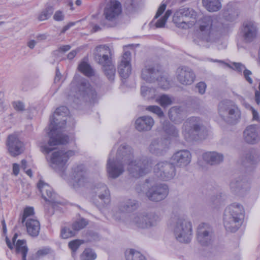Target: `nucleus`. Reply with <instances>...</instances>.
<instances>
[{"label": "nucleus", "mask_w": 260, "mask_h": 260, "mask_svg": "<svg viewBox=\"0 0 260 260\" xmlns=\"http://www.w3.org/2000/svg\"><path fill=\"white\" fill-rule=\"evenodd\" d=\"M115 146L111 151L107 163V171L109 177L116 178L124 171V165H127V170L133 177L139 178L150 172L153 160L143 156L138 160H133V150L126 144H121L118 148L114 158Z\"/></svg>", "instance_id": "obj_1"}, {"label": "nucleus", "mask_w": 260, "mask_h": 260, "mask_svg": "<svg viewBox=\"0 0 260 260\" xmlns=\"http://www.w3.org/2000/svg\"><path fill=\"white\" fill-rule=\"evenodd\" d=\"M68 109L66 106L57 108L53 115L50 117L49 133V140L48 144L41 145V151L45 153H49L55 149V146L64 145L69 142V137L62 133L61 131L65 127L66 122L69 118L67 116Z\"/></svg>", "instance_id": "obj_2"}, {"label": "nucleus", "mask_w": 260, "mask_h": 260, "mask_svg": "<svg viewBox=\"0 0 260 260\" xmlns=\"http://www.w3.org/2000/svg\"><path fill=\"white\" fill-rule=\"evenodd\" d=\"M198 23L200 37L207 42L215 41L218 33L225 28V26L217 16H205Z\"/></svg>", "instance_id": "obj_3"}, {"label": "nucleus", "mask_w": 260, "mask_h": 260, "mask_svg": "<svg viewBox=\"0 0 260 260\" xmlns=\"http://www.w3.org/2000/svg\"><path fill=\"white\" fill-rule=\"evenodd\" d=\"M244 209L238 203H233L224 210L223 223L227 231L234 232L240 227L243 218Z\"/></svg>", "instance_id": "obj_4"}, {"label": "nucleus", "mask_w": 260, "mask_h": 260, "mask_svg": "<svg viewBox=\"0 0 260 260\" xmlns=\"http://www.w3.org/2000/svg\"><path fill=\"white\" fill-rule=\"evenodd\" d=\"M112 51L106 45H100L96 47L94 52V57L96 61L102 66V69L105 75L110 81L115 78L116 70L112 62Z\"/></svg>", "instance_id": "obj_5"}, {"label": "nucleus", "mask_w": 260, "mask_h": 260, "mask_svg": "<svg viewBox=\"0 0 260 260\" xmlns=\"http://www.w3.org/2000/svg\"><path fill=\"white\" fill-rule=\"evenodd\" d=\"M172 222L171 228L176 239L180 242H189L192 233L191 222L184 216H175Z\"/></svg>", "instance_id": "obj_6"}, {"label": "nucleus", "mask_w": 260, "mask_h": 260, "mask_svg": "<svg viewBox=\"0 0 260 260\" xmlns=\"http://www.w3.org/2000/svg\"><path fill=\"white\" fill-rule=\"evenodd\" d=\"M141 77L148 82L157 81L158 85L164 89H169L171 86L170 81L167 74L162 72L158 65H146L142 71Z\"/></svg>", "instance_id": "obj_7"}, {"label": "nucleus", "mask_w": 260, "mask_h": 260, "mask_svg": "<svg viewBox=\"0 0 260 260\" xmlns=\"http://www.w3.org/2000/svg\"><path fill=\"white\" fill-rule=\"evenodd\" d=\"M197 12L192 8L181 7L174 13L173 21L178 28L188 29L196 23Z\"/></svg>", "instance_id": "obj_8"}, {"label": "nucleus", "mask_w": 260, "mask_h": 260, "mask_svg": "<svg viewBox=\"0 0 260 260\" xmlns=\"http://www.w3.org/2000/svg\"><path fill=\"white\" fill-rule=\"evenodd\" d=\"M74 155L75 152L73 150L54 151L50 157V166L61 177H64V172L67 168V162Z\"/></svg>", "instance_id": "obj_9"}, {"label": "nucleus", "mask_w": 260, "mask_h": 260, "mask_svg": "<svg viewBox=\"0 0 260 260\" xmlns=\"http://www.w3.org/2000/svg\"><path fill=\"white\" fill-rule=\"evenodd\" d=\"M202 128L203 123L201 119L198 117H191L184 122L182 134L186 141H196L201 139L200 135Z\"/></svg>", "instance_id": "obj_10"}, {"label": "nucleus", "mask_w": 260, "mask_h": 260, "mask_svg": "<svg viewBox=\"0 0 260 260\" xmlns=\"http://www.w3.org/2000/svg\"><path fill=\"white\" fill-rule=\"evenodd\" d=\"M218 112L222 119L228 123H235L240 119V110L233 102L230 100L221 102L218 106Z\"/></svg>", "instance_id": "obj_11"}, {"label": "nucleus", "mask_w": 260, "mask_h": 260, "mask_svg": "<svg viewBox=\"0 0 260 260\" xmlns=\"http://www.w3.org/2000/svg\"><path fill=\"white\" fill-rule=\"evenodd\" d=\"M159 220V217L154 213L134 214L126 224L138 228L146 229L156 225Z\"/></svg>", "instance_id": "obj_12"}, {"label": "nucleus", "mask_w": 260, "mask_h": 260, "mask_svg": "<svg viewBox=\"0 0 260 260\" xmlns=\"http://www.w3.org/2000/svg\"><path fill=\"white\" fill-rule=\"evenodd\" d=\"M76 84V96L78 99L81 98L85 101L94 103L97 99V94L95 91L91 87L88 81L85 79H81L78 82L74 79L71 85Z\"/></svg>", "instance_id": "obj_13"}, {"label": "nucleus", "mask_w": 260, "mask_h": 260, "mask_svg": "<svg viewBox=\"0 0 260 260\" xmlns=\"http://www.w3.org/2000/svg\"><path fill=\"white\" fill-rule=\"evenodd\" d=\"M240 35L243 41L246 43L254 41L258 36L257 24L253 21H244L241 26Z\"/></svg>", "instance_id": "obj_14"}, {"label": "nucleus", "mask_w": 260, "mask_h": 260, "mask_svg": "<svg viewBox=\"0 0 260 260\" xmlns=\"http://www.w3.org/2000/svg\"><path fill=\"white\" fill-rule=\"evenodd\" d=\"M155 175L163 181H168L176 174L174 165L167 161L159 162L154 168Z\"/></svg>", "instance_id": "obj_15"}, {"label": "nucleus", "mask_w": 260, "mask_h": 260, "mask_svg": "<svg viewBox=\"0 0 260 260\" xmlns=\"http://www.w3.org/2000/svg\"><path fill=\"white\" fill-rule=\"evenodd\" d=\"M177 81L182 85H191L196 80V74L190 68L186 66L179 67L176 72Z\"/></svg>", "instance_id": "obj_16"}, {"label": "nucleus", "mask_w": 260, "mask_h": 260, "mask_svg": "<svg viewBox=\"0 0 260 260\" xmlns=\"http://www.w3.org/2000/svg\"><path fill=\"white\" fill-rule=\"evenodd\" d=\"M169 193V188L165 184L152 186L146 192L147 197L152 201L159 202L165 199Z\"/></svg>", "instance_id": "obj_17"}, {"label": "nucleus", "mask_w": 260, "mask_h": 260, "mask_svg": "<svg viewBox=\"0 0 260 260\" xmlns=\"http://www.w3.org/2000/svg\"><path fill=\"white\" fill-rule=\"evenodd\" d=\"M122 12L121 3L117 0H110L104 9L103 15L108 21L116 19Z\"/></svg>", "instance_id": "obj_18"}, {"label": "nucleus", "mask_w": 260, "mask_h": 260, "mask_svg": "<svg viewBox=\"0 0 260 260\" xmlns=\"http://www.w3.org/2000/svg\"><path fill=\"white\" fill-rule=\"evenodd\" d=\"M138 207V202L135 200H125L120 203L118 209L114 211L113 217L116 220H121L123 219L125 213L131 212Z\"/></svg>", "instance_id": "obj_19"}, {"label": "nucleus", "mask_w": 260, "mask_h": 260, "mask_svg": "<svg viewBox=\"0 0 260 260\" xmlns=\"http://www.w3.org/2000/svg\"><path fill=\"white\" fill-rule=\"evenodd\" d=\"M23 143L19 140L15 134H12L8 136L7 141V147L10 154L15 157L22 153L23 150Z\"/></svg>", "instance_id": "obj_20"}, {"label": "nucleus", "mask_w": 260, "mask_h": 260, "mask_svg": "<svg viewBox=\"0 0 260 260\" xmlns=\"http://www.w3.org/2000/svg\"><path fill=\"white\" fill-rule=\"evenodd\" d=\"M38 188L39 189L42 198L46 201L51 204H58L57 201L58 196L54 193L51 186L48 184L40 180L38 183Z\"/></svg>", "instance_id": "obj_21"}, {"label": "nucleus", "mask_w": 260, "mask_h": 260, "mask_svg": "<svg viewBox=\"0 0 260 260\" xmlns=\"http://www.w3.org/2000/svg\"><path fill=\"white\" fill-rule=\"evenodd\" d=\"M131 54L129 51L125 52L121 58L120 62L118 65V70L120 77L126 79L131 74V65L130 63Z\"/></svg>", "instance_id": "obj_22"}, {"label": "nucleus", "mask_w": 260, "mask_h": 260, "mask_svg": "<svg viewBox=\"0 0 260 260\" xmlns=\"http://www.w3.org/2000/svg\"><path fill=\"white\" fill-rule=\"evenodd\" d=\"M191 155L186 150H181L175 153L171 157L172 162L178 167H186L190 162Z\"/></svg>", "instance_id": "obj_23"}, {"label": "nucleus", "mask_w": 260, "mask_h": 260, "mask_svg": "<svg viewBox=\"0 0 260 260\" xmlns=\"http://www.w3.org/2000/svg\"><path fill=\"white\" fill-rule=\"evenodd\" d=\"M210 228L205 223L200 224L197 229V238L198 241L203 246L208 245L211 241L210 234Z\"/></svg>", "instance_id": "obj_24"}, {"label": "nucleus", "mask_w": 260, "mask_h": 260, "mask_svg": "<svg viewBox=\"0 0 260 260\" xmlns=\"http://www.w3.org/2000/svg\"><path fill=\"white\" fill-rule=\"evenodd\" d=\"M244 139L249 144H255L259 140L258 127L256 125L248 126L243 132Z\"/></svg>", "instance_id": "obj_25"}, {"label": "nucleus", "mask_w": 260, "mask_h": 260, "mask_svg": "<svg viewBox=\"0 0 260 260\" xmlns=\"http://www.w3.org/2000/svg\"><path fill=\"white\" fill-rule=\"evenodd\" d=\"M154 124V120L150 116H143L135 121V127L140 132L150 131Z\"/></svg>", "instance_id": "obj_26"}, {"label": "nucleus", "mask_w": 260, "mask_h": 260, "mask_svg": "<svg viewBox=\"0 0 260 260\" xmlns=\"http://www.w3.org/2000/svg\"><path fill=\"white\" fill-rule=\"evenodd\" d=\"M170 119L175 123H180L185 118V113L180 107H171L168 113Z\"/></svg>", "instance_id": "obj_27"}, {"label": "nucleus", "mask_w": 260, "mask_h": 260, "mask_svg": "<svg viewBox=\"0 0 260 260\" xmlns=\"http://www.w3.org/2000/svg\"><path fill=\"white\" fill-rule=\"evenodd\" d=\"M25 225L28 234L32 236L36 237L38 235L40 224L39 221L35 218H30L25 221Z\"/></svg>", "instance_id": "obj_28"}, {"label": "nucleus", "mask_w": 260, "mask_h": 260, "mask_svg": "<svg viewBox=\"0 0 260 260\" xmlns=\"http://www.w3.org/2000/svg\"><path fill=\"white\" fill-rule=\"evenodd\" d=\"M73 176L75 182L79 186L85 185L87 179L85 176V169L83 165H79L74 168Z\"/></svg>", "instance_id": "obj_29"}, {"label": "nucleus", "mask_w": 260, "mask_h": 260, "mask_svg": "<svg viewBox=\"0 0 260 260\" xmlns=\"http://www.w3.org/2000/svg\"><path fill=\"white\" fill-rule=\"evenodd\" d=\"M94 192L105 203L110 200V193L107 186L103 183H98L94 187Z\"/></svg>", "instance_id": "obj_30"}, {"label": "nucleus", "mask_w": 260, "mask_h": 260, "mask_svg": "<svg viewBox=\"0 0 260 260\" xmlns=\"http://www.w3.org/2000/svg\"><path fill=\"white\" fill-rule=\"evenodd\" d=\"M168 148L166 143L162 140H153L150 144L149 149L151 153L161 155Z\"/></svg>", "instance_id": "obj_31"}, {"label": "nucleus", "mask_w": 260, "mask_h": 260, "mask_svg": "<svg viewBox=\"0 0 260 260\" xmlns=\"http://www.w3.org/2000/svg\"><path fill=\"white\" fill-rule=\"evenodd\" d=\"M203 158L208 164L213 165L218 164L223 159L222 154L216 152H207L203 154Z\"/></svg>", "instance_id": "obj_32"}, {"label": "nucleus", "mask_w": 260, "mask_h": 260, "mask_svg": "<svg viewBox=\"0 0 260 260\" xmlns=\"http://www.w3.org/2000/svg\"><path fill=\"white\" fill-rule=\"evenodd\" d=\"M203 7L209 12H214L221 8L219 0H202Z\"/></svg>", "instance_id": "obj_33"}, {"label": "nucleus", "mask_w": 260, "mask_h": 260, "mask_svg": "<svg viewBox=\"0 0 260 260\" xmlns=\"http://www.w3.org/2000/svg\"><path fill=\"white\" fill-rule=\"evenodd\" d=\"M15 250L17 254L21 255L22 260H26L28 249L25 240H18L15 245Z\"/></svg>", "instance_id": "obj_34"}, {"label": "nucleus", "mask_w": 260, "mask_h": 260, "mask_svg": "<svg viewBox=\"0 0 260 260\" xmlns=\"http://www.w3.org/2000/svg\"><path fill=\"white\" fill-rule=\"evenodd\" d=\"M174 99L167 94H162L157 97L155 101L162 108H166L172 104Z\"/></svg>", "instance_id": "obj_35"}, {"label": "nucleus", "mask_w": 260, "mask_h": 260, "mask_svg": "<svg viewBox=\"0 0 260 260\" xmlns=\"http://www.w3.org/2000/svg\"><path fill=\"white\" fill-rule=\"evenodd\" d=\"M54 11L53 6L48 5L44 9L38 16V19L39 21H44L47 20L52 15Z\"/></svg>", "instance_id": "obj_36"}, {"label": "nucleus", "mask_w": 260, "mask_h": 260, "mask_svg": "<svg viewBox=\"0 0 260 260\" xmlns=\"http://www.w3.org/2000/svg\"><path fill=\"white\" fill-rule=\"evenodd\" d=\"M126 260H146L145 257L139 251L130 249L125 252Z\"/></svg>", "instance_id": "obj_37"}, {"label": "nucleus", "mask_w": 260, "mask_h": 260, "mask_svg": "<svg viewBox=\"0 0 260 260\" xmlns=\"http://www.w3.org/2000/svg\"><path fill=\"white\" fill-rule=\"evenodd\" d=\"M141 95L148 99H153L156 95V91L154 88L143 86L141 89Z\"/></svg>", "instance_id": "obj_38"}, {"label": "nucleus", "mask_w": 260, "mask_h": 260, "mask_svg": "<svg viewBox=\"0 0 260 260\" xmlns=\"http://www.w3.org/2000/svg\"><path fill=\"white\" fill-rule=\"evenodd\" d=\"M79 70L87 77L94 75V71L89 64L85 62H81L78 67Z\"/></svg>", "instance_id": "obj_39"}, {"label": "nucleus", "mask_w": 260, "mask_h": 260, "mask_svg": "<svg viewBox=\"0 0 260 260\" xmlns=\"http://www.w3.org/2000/svg\"><path fill=\"white\" fill-rule=\"evenodd\" d=\"M172 12L170 10H168L164 16L158 19L157 22L155 23V26L157 28L163 27L165 26L166 23L168 19V18L171 16Z\"/></svg>", "instance_id": "obj_40"}, {"label": "nucleus", "mask_w": 260, "mask_h": 260, "mask_svg": "<svg viewBox=\"0 0 260 260\" xmlns=\"http://www.w3.org/2000/svg\"><path fill=\"white\" fill-rule=\"evenodd\" d=\"M96 257V254L90 249H86L81 255V260H94Z\"/></svg>", "instance_id": "obj_41"}, {"label": "nucleus", "mask_w": 260, "mask_h": 260, "mask_svg": "<svg viewBox=\"0 0 260 260\" xmlns=\"http://www.w3.org/2000/svg\"><path fill=\"white\" fill-rule=\"evenodd\" d=\"M34 209L32 207H26L24 209L23 215L22 219V222L24 223L27 219L30 218H34Z\"/></svg>", "instance_id": "obj_42"}, {"label": "nucleus", "mask_w": 260, "mask_h": 260, "mask_svg": "<svg viewBox=\"0 0 260 260\" xmlns=\"http://www.w3.org/2000/svg\"><path fill=\"white\" fill-rule=\"evenodd\" d=\"M146 110L157 115L159 118L164 117V113L161 109L155 105L148 106L146 107Z\"/></svg>", "instance_id": "obj_43"}, {"label": "nucleus", "mask_w": 260, "mask_h": 260, "mask_svg": "<svg viewBox=\"0 0 260 260\" xmlns=\"http://www.w3.org/2000/svg\"><path fill=\"white\" fill-rule=\"evenodd\" d=\"M76 234V231L69 228L65 227L61 231V236L63 239H67L73 237Z\"/></svg>", "instance_id": "obj_44"}, {"label": "nucleus", "mask_w": 260, "mask_h": 260, "mask_svg": "<svg viewBox=\"0 0 260 260\" xmlns=\"http://www.w3.org/2000/svg\"><path fill=\"white\" fill-rule=\"evenodd\" d=\"M87 224V222L84 219H81L76 221L72 225V229L78 231L83 229Z\"/></svg>", "instance_id": "obj_45"}, {"label": "nucleus", "mask_w": 260, "mask_h": 260, "mask_svg": "<svg viewBox=\"0 0 260 260\" xmlns=\"http://www.w3.org/2000/svg\"><path fill=\"white\" fill-rule=\"evenodd\" d=\"M243 185V182L239 180H232L230 183V187L233 191L238 192L241 189Z\"/></svg>", "instance_id": "obj_46"}, {"label": "nucleus", "mask_w": 260, "mask_h": 260, "mask_svg": "<svg viewBox=\"0 0 260 260\" xmlns=\"http://www.w3.org/2000/svg\"><path fill=\"white\" fill-rule=\"evenodd\" d=\"M245 157L247 161L251 163H254L258 159V154L253 150L247 153Z\"/></svg>", "instance_id": "obj_47"}, {"label": "nucleus", "mask_w": 260, "mask_h": 260, "mask_svg": "<svg viewBox=\"0 0 260 260\" xmlns=\"http://www.w3.org/2000/svg\"><path fill=\"white\" fill-rule=\"evenodd\" d=\"M163 128L166 132L169 135L174 137H177L178 136V131L174 125L169 124L168 126L167 125H164L163 126Z\"/></svg>", "instance_id": "obj_48"}, {"label": "nucleus", "mask_w": 260, "mask_h": 260, "mask_svg": "<svg viewBox=\"0 0 260 260\" xmlns=\"http://www.w3.org/2000/svg\"><path fill=\"white\" fill-rule=\"evenodd\" d=\"M83 243L82 240H75L70 242L68 245L70 248L75 252Z\"/></svg>", "instance_id": "obj_49"}, {"label": "nucleus", "mask_w": 260, "mask_h": 260, "mask_svg": "<svg viewBox=\"0 0 260 260\" xmlns=\"http://www.w3.org/2000/svg\"><path fill=\"white\" fill-rule=\"evenodd\" d=\"M196 87L200 94H203L205 93L207 85L205 82H200L196 84Z\"/></svg>", "instance_id": "obj_50"}, {"label": "nucleus", "mask_w": 260, "mask_h": 260, "mask_svg": "<svg viewBox=\"0 0 260 260\" xmlns=\"http://www.w3.org/2000/svg\"><path fill=\"white\" fill-rule=\"evenodd\" d=\"M12 105L14 108L18 111H23L25 109V106L23 102L21 101H15L13 102Z\"/></svg>", "instance_id": "obj_51"}, {"label": "nucleus", "mask_w": 260, "mask_h": 260, "mask_svg": "<svg viewBox=\"0 0 260 260\" xmlns=\"http://www.w3.org/2000/svg\"><path fill=\"white\" fill-rule=\"evenodd\" d=\"M51 249L49 247H43L38 250L36 255L39 256H44L51 252Z\"/></svg>", "instance_id": "obj_52"}, {"label": "nucleus", "mask_w": 260, "mask_h": 260, "mask_svg": "<svg viewBox=\"0 0 260 260\" xmlns=\"http://www.w3.org/2000/svg\"><path fill=\"white\" fill-rule=\"evenodd\" d=\"M53 18L55 21H61L64 19V15L62 11L58 10L55 12Z\"/></svg>", "instance_id": "obj_53"}, {"label": "nucleus", "mask_w": 260, "mask_h": 260, "mask_svg": "<svg viewBox=\"0 0 260 260\" xmlns=\"http://www.w3.org/2000/svg\"><path fill=\"white\" fill-rule=\"evenodd\" d=\"M252 75V73L250 71L246 69L244 70L243 72V75L245 80L250 84L253 82L252 79L250 77V76Z\"/></svg>", "instance_id": "obj_54"}, {"label": "nucleus", "mask_w": 260, "mask_h": 260, "mask_svg": "<svg viewBox=\"0 0 260 260\" xmlns=\"http://www.w3.org/2000/svg\"><path fill=\"white\" fill-rule=\"evenodd\" d=\"M167 7V4L165 3H162L160 6L159 7L157 13L155 16L154 18H157L159 16H160L163 12L165 11Z\"/></svg>", "instance_id": "obj_55"}, {"label": "nucleus", "mask_w": 260, "mask_h": 260, "mask_svg": "<svg viewBox=\"0 0 260 260\" xmlns=\"http://www.w3.org/2000/svg\"><path fill=\"white\" fill-rule=\"evenodd\" d=\"M233 65L238 72H241L242 71L246 70L245 66L241 63L233 62Z\"/></svg>", "instance_id": "obj_56"}, {"label": "nucleus", "mask_w": 260, "mask_h": 260, "mask_svg": "<svg viewBox=\"0 0 260 260\" xmlns=\"http://www.w3.org/2000/svg\"><path fill=\"white\" fill-rule=\"evenodd\" d=\"M255 101L257 105L260 104V82L259 83L258 90H255Z\"/></svg>", "instance_id": "obj_57"}, {"label": "nucleus", "mask_w": 260, "mask_h": 260, "mask_svg": "<svg viewBox=\"0 0 260 260\" xmlns=\"http://www.w3.org/2000/svg\"><path fill=\"white\" fill-rule=\"evenodd\" d=\"M251 111L252 113V120L257 122H260V117L258 112L253 108H251Z\"/></svg>", "instance_id": "obj_58"}, {"label": "nucleus", "mask_w": 260, "mask_h": 260, "mask_svg": "<svg viewBox=\"0 0 260 260\" xmlns=\"http://www.w3.org/2000/svg\"><path fill=\"white\" fill-rule=\"evenodd\" d=\"M19 173V166L16 163H14L13 165V173L15 175L17 176Z\"/></svg>", "instance_id": "obj_59"}, {"label": "nucleus", "mask_w": 260, "mask_h": 260, "mask_svg": "<svg viewBox=\"0 0 260 260\" xmlns=\"http://www.w3.org/2000/svg\"><path fill=\"white\" fill-rule=\"evenodd\" d=\"M75 25L74 22H70L68 23L67 25H65L61 30L60 33L63 34L67 30H68L71 26H73Z\"/></svg>", "instance_id": "obj_60"}, {"label": "nucleus", "mask_w": 260, "mask_h": 260, "mask_svg": "<svg viewBox=\"0 0 260 260\" xmlns=\"http://www.w3.org/2000/svg\"><path fill=\"white\" fill-rule=\"evenodd\" d=\"M6 242L8 246V247L11 249H13L14 245V243L12 242H11V241L9 239L8 237L6 238Z\"/></svg>", "instance_id": "obj_61"}, {"label": "nucleus", "mask_w": 260, "mask_h": 260, "mask_svg": "<svg viewBox=\"0 0 260 260\" xmlns=\"http://www.w3.org/2000/svg\"><path fill=\"white\" fill-rule=\"evenodd\" d=\"M61 74L59 72V70L58 69H56V75L54 78V82L55 83L58 82L60 81V79L61 78Z\"/></svg>", "instance_id": "obj_62"}, {"label": "nucleus", "mask_w": 260, "mask_h": 260, "mask_svg": "<svg viewBox=\"0 0 260 260\" xmlns=\"http://www.w3.org/2000/svg\"><path fill=\"white\" fill-rule=\"evenodd\" d=\"M71 49V46L69 45L62 46L59 48V50L65 52Z\"/></svg>", "instance_id": "obj_63"}, {"label": "nucleus", "mask_w": 260, "mask_h": 260, "mask_svg": "<svg viewBox=\"0 0 260 260\" xmlns=\"http://www.w3.org/2000/svg\"><path fill=\"white\" fill-rule=\"evenodd\" d=\"M76 51L72 50L68 54V58L69 59H72L76 56Z\"/></svg>", "instance_id": "obj_64"}]
</instances>
